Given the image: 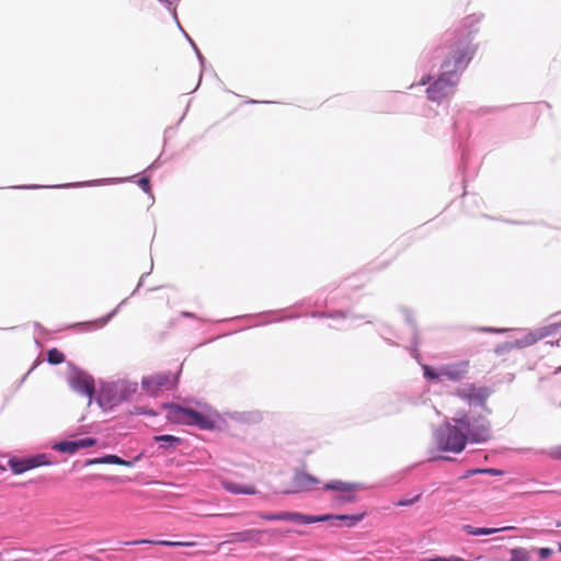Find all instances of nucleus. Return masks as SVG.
I'll return each instance as SVG.
<instances>
[{"label":"nucleus","instance_id":"obj_1","mask_svg":"<svg viewBox=\"0 0 561 561\" xmlns=\"http://www.w3.org/2000/svg\"><path fill=\"white\" fill-rule=\"evenodd\" d=\"M480 20V15H468L460 27L445 33L444 46L439 48V56L445 58L440 65V73L426 89L430 101L440 104L455 93L461 73L476 53L472 39L477 33L474 26Z\"/></svg>","mask_w":561,"mask_h":561},{"label":"nucleus","instance_id":"obj_2","mask_svg":"<svg viewBox=\"0 0 561 561\" xmlns=\"http://www.w3.org/2000/svg\"><path fill=\"white\" fill-rule=\"evenodd\" d=\"M455 425L446 424L435 433L440 450L460 453L467 442L484 443L491 437V424L485 416H470L465 411H457L453 417Z\"/></svg>","mask_w":561,"mask_h":561},{"label":"nucleus","instance_id":"obj_3","mask_svg":"<svg viewBox=\"0 0 561 561\" xmlns=\"http://www.w3.org/2000/svg\"><path fill=\"white\" fill-rule=\"evenodd\" d=\"M199 410L176 403L164 404L167 417L178 424L196 426L203 431H213L219 420L218 413L206 403H197Z\"/></svg>","mask_w":561,"mask_h":561},{"label":"nucleus","instance_id":"obj_4","mask_svg":"<svg viewBox=\"0 0 561 561\" xmlns=\"http://www.w3.org/2000/svg\"><path fill=\"white\" fill-rule=\"evenodd\" d=\"M492 390L489 387H477L474 383H465L455 390V394L467 402L470 407H480L486 414L491 410L486 407V400L491 396Z\"/></svg>","mask_w":561,"mask_h":561},{"label":"nucleus","instance_id":"obj_5","mask_svg":"<svg viewBox=\"0 0 561 561\" xmlns=\"http://www.w3.org/2000/svg\"><path fill=\"white\" fill-rule=\"evenodd\" d=\"M178 380L179 373H157L151 376L142 378V391H145L149 396L156 397L164 391L173 390L178 385Z\"/></svg>","mask_w":561,"mask_h":561},{"label":"nucleus","instance_id":"obj_6","mask_svg":"<svg viewBox=\"0 0 561 561\" xmlns=\"http://www.w3.org/2000/svg\"><path fill=\"white\" fill-rule=\"evenodd\" d=\"M256 515L268 522H290L299 525L328 522L332 517L330 514L307 515L299 512L256 513Z\"/></svg>","mask_w":561,"mask_h":561},{"label":"nucleus","instance_id":"obj_7","mask_svg":"<svg viewBox=\"0 0 561 561\" xmlns=\"http://www.w3.org/2000/svg\"><path fill=\"white\" fill-rule=\"evenodd\" d=\"M69 387L77 393L88 398L89 404L95 391L94 380L88 373L73 369L68 376Z\"/></svg>","mask_w":561,"mask_h":561},{"label":"nucleus","instance_id":"obj_8","mask_svg":"<svg viewBox=\"0 0 561 561\" xmlns=\"http://www.w3.org/2000/svg\"><path fill=\"white\" fill-rule=\"evenodd\" d=\"M45 465H49V461L44 454L26 458L13 457L8 461V467L14 474H22L28 470Z\"/></svg>","mask_w":561,"mask_h":561},{"label":"nucleus","instance_id":"obj_9","mask_svg":"<svg viewBox=\"0 0 561 561\" xmlns=\"http://www.w3.org/2000/svg\"><path fill=\"white\" fill-rule=\"evenodd\" d=\"M469 360H459L454 363H447L439 366V375L443 380H449L453 382L461 381L469 373Z\"/></svg>","mask_w":561,"mask_h":561},{"label":"nucleus","instance_id":"obj_10","mask_svg":"<svg viewBox=\"0 0 561 561\" xmlns=\"http://www.w3.org/2000/svg\"><path fill=\"white\" fill-rule=\"evenodd\" d=\"M325 491H335L340 495L335 497L337 504L353 503L356 500L354 491L357 489V484L343 482L341 480H332L324 484Z\"/></svg>","mask_w":561,"mask_h":561},{"label":"nucleus","instance_id":"obj_11","mask_svg":"<svg viewBox=\"0 0 561 561\" xmlns=\"http://www.w3.org/2000/svg\"><path fill=\"white\" fill-rule=\"evenodd\" d=\"M94 444H95V439H93V438H83V439H79V440H75V442L65 440V442H60V443L56 444L55 449H57L61 453H66V454H75L80 448L90 447V446H93Z\"/></svg>","mask_w":561,"mask_h":561},{"label":"nucleus","instance_id":"obj_12","mask_svg":"<svg viewBox=\"0 0 561 561\" xmlns=\"http://www.w3.org/2000/svg\"><path fill=\"white\" fill-rule=\"evenodd\" d=\"M263 531L260 529H247L243 531L232 533L230 535L231 539L228 542H254L259 543L261 541V536Z\"/></svg>","mask_w":561,"mask_h":561},{"label":"nucleus","instance_id":"obj_13","mask_svg":"<svg viewBox=\"0 0 561 561\" xmlns=\"http://www.w3.org/2000/svg\"><path fill=\"white\" fill-rule=\"evenodd\" d=\"M319 480L306 472H297L294 477V485L300 491H307L312 488V485L318 484Z\"/></svg>","mask_w":561,"mask_h":561},{"label":"nucleus","instance_id":"obj_14","mask_svg":"<svg viewBox=\"0 0 561 561\" xmlns=\"http://www.w3.org/2000/svg\"><path fill=\"white\" fill-rule=\"evenodd\" d=\"M512 527H503V528H486V527H474L472 525H463L462 530L470 536H488L493 535L499 531L511 529Z\"/></svg>","mask_w":561,"mask_h":561},{"label":"nucleus","instance_id":"obj_15","mask_svg":"<svg viewBox=\"0 0 561 561\" xmlns=\"http://www.w3.org/2000/svg\"><path fill=\"white\" fill-rule=\"evenodd\" d=\"M224 489L232 494H248L253 495L257 490L253 485H243L234 482H224Z\"/></svg>","mask_w":561,"mask_h":561},{"label":"nucleus","instance_id":"obj_16","mask_svg":"<svg viewBox=\"0 0 561 561\" xmlns=\"http://www.w3.org/2000/svg\"><path fill=\"white\" fill-rule=\"evenodd\" d=\"M559 329H561L560 323H553L548 327H545L541 329V331L538 335H534V334L527 335L526 341L522 345H530L539 339H542L545 336L557 333L559 331Z\"/></svg>","mask_w":561,"mask_h":561},{"label":"nucleus","instance_id":"obj_17","mask_svg":"<svg viewBox=\"0 0 561 561\" xmlns=\"http://www.w3.org/2000/svg\"><path fill=\"white\" fill-rule=\"evenodd\" d=\"M153 440L163 449H174L182 443L180 437L173 435H157L153 437Z\"/></svg>","mask_w":561,"mask_h":561},{"label":"nucleus","instance_id":"obj_18","mask_svg":"<svg viewBox=\"0 0 561 561\" xmlns=\"http://www.w3.org/2000/svg\"><path fill=\"white\" fill-rule=\"evenodd\" d=\"M159 2L163 3L165 5V8L168 10L171 11L172 13V16L174 19V21L176 22V25L183 32V34L185 35V38L190 42V44L193 46V44H195L193 42V39L188 36V34L183 30V27L181 26L180 24V21L178 19V13H176V10H175V4L180 1V0H158Z\"/></svg>","mask_w":561,"mask_h":561},{"label":"nucleus","instance_id":"obj_19","mask_svg":"<svg viewBox=\"0 0 561 561\" xmlns=\"http://www.w3.org/2000/svg\"><path fill=\"white\" fill-rule=\"evenodd\" d=\"M159 2L163 3L165 5V8L168 10L171 11L172 13V16L174 19V21L176 22V25L183 32V34L185 35V38L190 42V44L193 46V44H195L193 42V39L188 36V34L183 30V27L181 26L180 24V21L178 19V13H176V10H175V4L180 1V0H158Z\"/></svg>","mask_w":561,"mask_h":561},{"label":"nucleus","instance_id":"obj_20","mask_svg":"<svg viewBox=\"0 0 561 561\" xmlns=\"http://www.w3.org/2000/svg\"><path fill=\"white\" fill-rule=\"evenodd\" d=\"M332 517L329 519H336L341 520L345 524L347 527H353L357 523H359L364 518V514H343V515H331Z\"/></svg>","mask_w":561,"mask_h":561},{"label":"nucleus","instance_id":"obj_21","mask_svg":"<svg viewBox=\"0 0 561 561\" xmlns=\"http://www.w3.org/2000/svg\"><path fill=\"white\" fill-rule=\"evenodd\" d=\"M142 545H160V546H167V547H193L196 543L192 541H169V540H159V541H152L142 539Z\"/></svg>","mask_w":561,"mask_h":561},{"label":"nucleus","instance_id":"obj_22","mask_svg":"<svg viewBox=\"0 0 561 561\" xmlns=\"http://www.w3.org/2000/svg\"><path fill=\"white\" fill-rule=\"evenodd\" d=\"M530 553L527 549L518 547L510 551V561H529Z\"/></svg>","mask_w":561,"mask_h":561},{"label":"nucleus","instance_id":"obj_23","mask_svg":"<svg viewBox=\"0 0 561 561\" xmlns=\"http://www.w3.org/2000/svg\"><path fill=\"white\" fill-rule=\"evenodd\" d=\"M474 474H489V476H502L503 471L495 468H485V469H470L468 470L462 478L467 479Z\"/></svg>","mask_w":561,"mask_h":561},{"label":"nucleus","instance_id":"obj_24","mask_svg":"<svg viewBox=\"0 0 561 561\" xmlns=\"http://www.w3.org/2000/svg\"><path fill=\"white\" fill-rule=\"evenodd\" d=\"M439 366L434 368L428 365H423V375L424 378L432 381H442V376L439 375Z\"/></svg>","mask_w":561,"mask_h":561},{"label":"nucleus","instance_id":"obj_25","mask_svg":"<svg viewBox=\"0 0 561 561\" xmlns=\"http://www.w3.org/2000/svg\"><path fill=\"white\" fill-rule=\"evenodd\" d=\"M47 360L51 365H58L65 362V355L58 348H50L47 352Z\"/></svg>","mask_w":561,"mask_h":561},{"label":"nucleus","instance_id":"obj_26","mask_svg":"<svg viewBox=\"0 0 561 561\" xmlns=\"http://www.w3.org/2000/svg\"><path fill=\"white\" fill-rule=\"evenodd\" d=\"M91 463H115V465H129V462L123 460L122 458L115 455H108L103 458H96L91 461Z\"/></svg>","mask_w":561,"mask_h":561},{"label":"nucleus","instance_id":"obj_27","mask_svg":"<svg viewBox=\"0 0 561 561\" xmlns=\"http://www.w3.org/2000/svg\"><path fill=\"white\" fill-rule=\"evenodd\" d=\"M262 419L260 412H248L240 415L239 420H242L248 423H257Z\"/></svg>","mask_w":561,"mask_h":561},{"label":"nucleus","instance_id":"obj_28","mask_svg":"<svg viewBox=\"0 0 561 561\" xmlns=\"http://www.w3.org/2000/svg\"><path fill=\"white\" fill-rule=\"evenodd\" d=\"M147 171H142V180H141V183H142V192L148 194V198L150 201V205L153 204V196L151 194V191H150V184H149V176L146 175Z\"/></svg>","mask_w":561,"mask_h":561},{"label":"nucleus","instance_id":"obj_29","mask_svg":"<svg viewBox=\"0 0 561 561\" xmlns=\"http://www.w3.org/2000/svg\"><path fill=\"white\" fill-rule=\"evenodd\" d=\"M311 317L313 318H320V317H328V318H339V319H346L347 314L341 311H336L334 313H324V312H312Z\"/></svg>","mask_w":561,"mask_h":561},{"label":"nucleus","instance_id":"obj_30","mask_svg":"<svg viewBox=\"0 0 561 561\" xmlns=\"http://www.w3.org/2000/svg\"><path fill=\"white\" fill-rule=\"evenodd\" d=\"M534 550L538 553L539 558L543 560L550 558L553 554V550L547 547L536 548Z\"/></svg>","mask_w":561,"mask_h":561},{"label":"nucleus","instance_id":"obj_31","mask_svg":"<svg viewBox=\"0 0 561 561\" xmlns=\"http://www.w3.org/2000/svg\"><path fill=\"white\" fill-rule=\"evenodd\" d=\"M444 38H445V34L442 37L440 45L437 48L434 49L433 56L431 58H433V59H435V58H443V60L445 59L443 56H439V54H440L439 48H442L444 46ZM428 62H432V59H428Z\"/></svg>","mask_w":561,"mask_h":561},{"label":"nucleus","instance_id":"obj_32","mask_svg":"<svg viewBox=\"0 0 561 561\" xmlns=\"http://www.w3.org/2000/svg\"><path fill=\"white\" fill-rule=\"evenodd\" d=\"M421 497V494H417L414 499L412 500H401L398 502V505L400 506H408V505H411L413 504L414 502L419 501Z\"/></svg>","mask_w":561,"mask_h":561},{"label":"nucleus","instance_id":"obj_33","mask_svg":"<svg viewBox=\"0 0 561 561\" xmlns=\"http://www.w3.org/2000/svg\"><path fill=\"white\" fill-rule=\"evenodd\" d=\"M550 456L554 459H561V446H557L550 450Z\"/></svg>","mask_w":561,"mask_h":561},{"label":"nucleus","instance_id":"obj_34","mask_svg":"<svg viewBox=\"0 0 561 561\" xmlns=\"http://www.w3.org/2000/svg\"><path fill=\"white\" fill-rule=\"evenodd\" d=\"M193 49L195 50L196 55H197V58L201 62V66L204 67V64H205V58L204 56L201 54L199 49L197 48V46L195 44H193Z\"/></svg>","mask_w":561,"mask_h":561},{"label":"nucleus","instance_id":"obj_35","mask_svg":"<svg viewBox=\"0 0 561 561\" xmlns=\"http://www.w3.org/2000/svg\"><path fill=\"white\" fill-rule=\"evenodd\" d=\"M296 317H297V316H285V317H283V318L268 319V320H266L264 323L278 322V321H282V320L294 319V318H296Z\"/></svg>","mask_w":561,"mask_h":561},{"label":"nucleus","instance_id":"obj_36","mask_svg":"<svg viewBox=\"0 0 561 561\" xmlns=\"http://www.w3.org/2000/svg\"><path fill=\"white\" fill-rule=\"evenodd\" d=\"M405 318H407V321L411 324V329H412L413 331H415V324H414V322H413V319L411 318L410 312H407Z\"/></svg>","mask_w":561,"mask_h":561},{"label":"nucleus","instance_id":"obj_37","mask_svg":"<svg viewBox=\"0 0 561 561\" xmlns=\"http://www.w3.org/2000/svg\"><path fill=\"white\" fill-rule=\"evenodd\" d=\"M412 344H413V347H414V351L417 350L419 345H420V342H419V339L416 336V333L414 332V336H413V341H412Z\"/></svg>","mask_w":561,"mask_h":561},{"label":"nucleus","instance_id":"obj_38","mask_svg":"<svg viewBox=\"0 0 561 561\" xmlns=\"http://www.w3.org/2000/svg\"><path fill=\"white\" fill-rule=\"evenodd\" d=\"M181 316L184 318H196V316L194 313L188 312V311L181 312Z\"/></svg>","mask_w":561,"mask_h":561},{"label":"nucleus","instance_id":"obj_39","mask_svg":"<svg viewBox=\"0 0 561 561\" xmlns=\"http://www.w3.org/2000/svg\"><path fill=\"white\" fill-rule=\"evenodd\" d=\"M482 331H486V332H503L504 330H501V329H494V328H483L481 329Z\"/></svg>","mask_w":561,"mask_h":561},{"label":"nucleus","instance_id":"obj_40","mask_svg":"<svg viewBox=\"0 0 561 561\" xmlns=\"http://www.w3.org/2000/svg\"><path fill=\"white\" fill-rule=\"evenodd\" d=\"M431 77L430 76H424L422 79H421V82L420 84L421 85H425L428 81H430Z\"/></svg>","mask_w":561,"mask_h":561},{"label":"nucleus","instance_id":"obj_41","mask_svg":"<svg viewBox=\"0 0 561 561\" xmlns=\"http://www.w3.org/2000/svg\"><path fill=\"white\" fill-rule=\"evenodd\" d=\"M277 312H278V311H270V312H265V313H263V314H264V316H272V314H275V313H277Z\"/></svg>","mask_w":561,"mask_h":561},{"label":"nucleus","instance_id":"obj_42","mask_svg":"<svg viewBox=\"0 0 561 561\" xmlns=\"http://www.w3.org/2000/svg\"><path fill=\"white\" fill-rule=\"evenodd\" d=\"M141 413H142V415H144V414H151V412H150V411H147L145 408H142Z\"/></svg>","mask_w":561,"mask_h":561},{"label":"nucleus","instance_id":"obj_43","mask_svg":"<svg viewBox=\"0 0 561 561\" xmlns=\"http://www.w3.org/2000/svg\"><path fill=\"white\" fill-rule=\"evenodd\" d=\"M558 549L561 552V542L558 545Z\"/></svg>","mask_w":561,"mask_h":561}]
</instances>
